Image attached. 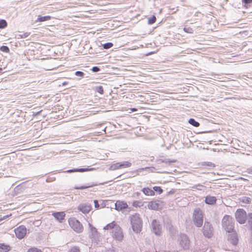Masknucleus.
<instances>
[{"mask_svg":"<svg viewBox=\"0 0 252 252\" xmlns=\"http://www.w3.org/2000/svg\"><path fill=\"white\" fill-rule=\"evenodd\" d=\"M104 230L112 229V236L118 241H121L124 238V235L121 227L117 225L115 221L112 222L103 228Z\"/></svg>","mask_w":252,"mask_h":252,"instance_id":"1","label":"nucleus"},{"mask_svg":"<svg viewBox=\"0 0 252 252\" xmlns=\"http://www.w3.org/2000/svg\"><path fill=\"white\" fill-rule=\"evenodd\" d=\"M131 224L133 230L136 233H138L141 230L142 222L140 215L135 214L130 217Z\"/></svg>","mask_w":252,"mask_h":252,"instance_id":"2","label":"nucleus"},{"mask_svg":"<svg viewBox=\"0 0 252 252\" xmlns=\"http://www.w3.org/2000/svg\"><path fill=\"white\" fill-rule=\"evenodd\" d=\"M234 225V222L232 217L229 215H225L222 220V226L224 230L228 233L232 232Z\"/></svg>","mask_w":252,"mask_h":252,"instance_id":"3","label":"nucleus"},{"mask_svg":"<svg viewBox=\"0 0 252 252\" xmlns=\"http://www.w3.org/2000/svg\"><path fill=\"white\" fill-rule=\"evenodd\" d=\"M192 218L194 223L197 227H200L202 225L203 216L200 209L197 208L194 210Z\"/></svg>","mask_w":252,"mask_h":252,"instance_id":"4","label":"nucleus"},{"mask_svg":"<svg viewBox=\"0 0 252 252\" xmlns=\"http://www.w3.org/2000/svg\"><path fill=\"white\" fill-rule=\"evenodd\" d=\"M90 232L89 238L92 240V241L95 243H97L100 241L101 239L100 233L97 231V229L94 227L91 224L89 223Z\"/></svg>","mask_w":252,"mask_h":252,"instance_id":"5","label":"nucleus"},{"mask_svg":"<svg viewBox=\"0 0 252 252\" xmlns=\"http://www.w3.org/2000/svg\"><path fill=\"white\" fill-rule=\"evenodd\" d=\"M68 223L72 229L77 233L82 232L83 230V227L82 224L75 218H70L68 220Z\"/></svg>","mask_w":252,"mask_h":252,"instance_id":"6","label":"nucleus"},{"mask_svg":"<svg viewBox=\"0 0 252 252\" xmlns=\"http://www.w3.org/2000/svg\"><path fill=\"white\" fill-rule=\"evenodd\" d=\"M202 231L205 237L208 238H211L213 236L214 232L212 224L208 221H205Z\"/></svg>","mask_w":252,"mask_h":252,"instance_id":"7","label":"nucleus"},{"mask_svg":"<svg viewBox=\"0 0 252 252\" xmlns=\"http://www.w3.org/2000/svg\"><path fill=\"white\" fill-rule=\"evenodd\" d=\"M236 220L241 224L245 222L247 219V214L245 210L242 209H238L235 213Z\"/></svg>","mask_w":252,"mask_h":252,"instance_id":"8","label":"nucleus"},{"mask_svg":"<svg viewBox=\"0 0 252 252\" xmlns=\"http://www.w3.org/2000/svg\"><path fill=\"white\" fill-rule=\"evenodd\" d=\"M178 243L183 249H186L189 247V240L186 234H182L179 237Z\"/></svg>","mask_w":252,"mask_h":252,"instance_id":"9","label":"nucleus"},{"mask_svg":"<svg viewBox=\"0 0 252 252\" xmlns=\"http://www.w3.org/2000/svg\"><path fill=\"white\" fill-rule=\"evenodd\" d=\"M14 231L16 237L19 239H22L26 234L27 229L25 226L21 225L16 228Z\"/></svg>","mask_w":252,"mask_h":252,"instance_id":"10","label":"nucleus"},{"mask_svg":"<svg viewBox=\"0 0 252 252\" xmlns=\"http://www.w3.org/2000/svg\"><path fill=\"white\" fill-rule=\"evenodd\" d=\"M162 202L160 200H155L150 202L148 204L149 209L157 210L162 207Z\"/></svg>","mask_w":252,"mask_h":252,"instance_id":"11","label":"nucleus"},{"mask_svg":"<svg viewBox=\"0 0 252 252\" xmlns=\"http://www.w3.org/2000/svg\"><path fill=\"white\" fill-rule=\"evenodd\" d=\"M152 227L153 231L155 234L159 235L161 226L159 224V222L156 220H153L152 222Z\"/></svg>","mask_w":252,"mask_h":252,"instance_id":"12","label":"nucleus"},{"mask_svg":"<svg viewBox=\"0 0 252 252\" xmlns=\"http://www.w3.org/2000/svg\"><path fill=\"white\" fill-rule=\"evenodd\" d=\"M78 210L84 214L88 213L91 209V206L86 203L80 204L77 208Z\"/></svg>","mask_w":252,"mask_h":252,"instance_id":"13","label":"nucleus"},{"mask_svg":"<svg viewBox=\"0 0 252 252\" xmlns=\"http://www.w3.org/2000/svg\"><path fill=\"white\" fill-rule=\"evenodd\" d=\"M115 209L118 211H121L128 207L126 203L124 201H117L115 203Z\"/></svg>","mask_w":252,"mask_h":252,"instance_id":"14","label":"nucleus"},{"mask_svg":"<svg viewBox=\"0 0 252 252\" xmlns=\"http://www.w3.org/2000/svg\"><path fill=\"white\" fill-rule=\"evenodd\" d=\"M228 241L233 245H236L238 243V238L236 233H232L228 235Z\"/></svg>","mask_w":252,"mask_h":252,"instance_id":"15","label":"nucleus"},{"mask_svg":"<svg viewBox=\"0 0 252 252\" xmlns=\"http://www.w3.org/2000/svg\"><path fill=\"white\" fill-rule=\"evenodd\" d=\"M52 215L59 222H62V221L64 219L65 214L63 212H60L53 213Z\"/></svg>","mask_w":252,"mask_h":252,"instance_id":"16","label":"nucleus"},{"mask_svg":"<svg viewBox=\"0 0 252 252\" xmlns=\"http://www.w3.org/2000/svg\"><path fill=\"white\" fill-rule=\"evenodd\" d=\"M216 199L214 196H207L205 200L206 203L208 204H213L216 202Z\"/></svg>","mask_w":252,"mask_h":252,"instance_id":"17","label":"nucleus"},{"mask_svg":"<svg viewBox=\"0 0 252 252\" xmlns=\"http://www.w3.org/2000/svg\"><path fill=\"white\" fill-rule=\"evenodd\" d=\"M142 191L146 195L153 196V195H155L154 191L152 190L151 189L148 188H143V189H142Z\"/></svg>","mask_w":252,"mask_h":252,"instance_id":"18","label":"nucleus"},{"mask_svg":"<svg viewBox=\"0 0 252 252\" xmlns=\"http://www.w3.org/2000/svg\"><path fill=\"white\" fill-rule=\"evenodd\" d=\"M51 18V17L50 16H42L41 15H38V18L35 21H36V22H44V21H46L50 20Z\"/></svg>","mask_w":252,"mask_h":252,"instance_id":"19","label":"nucleus"},{"mask_svg":"<svg viewBox=\"0 0 252 252\" xmlns=\"http://www.w3.org/2000/svg\"><path fill=\"white\" fill-rule=\"evenodd\" d=\"M92 169L89 168H78V169H71V170H68L67 171V172H83L85 171H87L91 170Z\"/></svg>","mask_w":252,"mask_h":252,"instance_id":"20","label":"nucleus"},{"mask_svg":"<svg viewBox=\"0 0 252 252\" xmlns=\"http://www.w3.org/2000/svg\"><path fill=\"white\" fill-rule=\"evenodd\" d=\"M93 90L101 94H103V88L102 86H95L93 88Z\"/></svg>","mask_w":252,"mask_h":252,"instance_id":"21","label":"nucleus"},{"mask_svg":"<svg viewBox=\"0 0 252 252\" xmlns=\"http://www.w3.org/2000/svg\"><path fill=\"white\" fill-rule=\"evenodd\" d=\"M0 249L3 252H7L10 250V248L8 246L4 245V244H0Z\"/></svg>","mask_w":252,"mask_h":252,"instance_id":"22","label":"nucleus"},{"mask_svg":"<svg viewBox=\"0 0 252 252\" xmlns=\"http://www.w3.org/2000/svg\"><path fill=\"white\" fill-rule=\"evenodd\" d=\"M240 200L246 204H249L251 202V198L247 196H243L240 198Z\"/></svg>","mask_w":252,"mask_h":252,"instance_id":"23","label":"nucleus"},{"mask_svg":"<svg viewBox=\"0 0 252 252\" xmlns=\"http://www.w3.org/2000/svg\"><path fill=\"white\" fill-rule=\"evenodd\" d=\"M189 123L195 127H198L199 126V123L192 118L189 119Z\"/></svg>","mask_w":252,"mask_h":252,"instance_id":"24","label":"nucleus"},{"mask_svg":"<svg viewBox=\"0 0 252 252\" xmlns=\"http://www.w3.org/2000/svg\"><path fill=\"white\" fill-rule=\"evenodd\" d=\"M131 163L128 161H124L122 163H120L121 168H126L131 166Z\"/></svg>","mask_w":252,"mask_h":252,"instance_id":"25","label":"nucleus"},{"mask_svg":"<svg viewBox=\"0 0 252 252\" xmlns=\"http://www.w3.org/2000/svg\"><path fill=\"white\" fill-rule=\"evenodd\" d=\"M120 163H116L115 164H112L110 167L109 169L110 170H115L118 169H120Z\"/></svg>","mask_w":252,"mask_h":252,"instance_id":"26","label":"nucleus"},{"mask_svg":"<svg viewBox=\"0 0 252 252\" xmlns=\"http://www.w3.org/2000/svg\"><path fill=\"white\" fill-rule=\"evenodd\" d=\"M192 188L193 189H196L197 190H202L204 188H205V187L202 185L198 184L194 185L192 187Z\"/></svg>","mask_w":252,"mask_h":252,"instance_id":"27","label":"nucleus"},{"mask_svg":"<svg viewBox=\"0 0 252 252\" xmlns=\"http://www.w3.org/2000/svg\"><path fill=\"white\" fill-rule=\"evenodd\" d=\"M247 218H248L249 224L251 228H252V213L249 214Z\"/></svg>","mask_w":252,"mask_h":252,"instance_id":"28","label":"nucleus"},{"mask_svg":"<svg viewBox=\"0 0 252 252\" xmlns=\"http://www.w3.org/2000/svg\"><path fill=\"white\" fill-rule=\"evenodd\" d=\"M7 26V22L5 20H0V29H3Z\"/></svg>","mask_w":252,"mask_h":252,"instance_id":"29","label":"nucleus"},{"mask_svg":"<svg viewBox=\"0 0 252 252\" xmlns=\"http://www.w3.org/2000/svg\"><path fill=\"white\" fill-rule=\"evenodd\" d=\"M0 50L1 51L5 52V53H8L9 52V48L6 46H2L0 47Z\"/></svg>","mask_w":252,"mask_h":252,"instance_id":"30","label":"nucleus"},{"mask_svg":"<svg viewBox=\"0 0 252 252\" xmlns=\"http://www.w3.org/2000/svg\"><path fill=\"white\" fill-rule=\"evenodd\" d=\"M153 190L155 191H157L159 193V194H160L163 191V190L162 189L159 187H158V186H155V187H153Z\"/></svg>","mask_w":252,"mask_h":252,"instance_id":"31","label":"nucleus"},{"mask_svg":"<svg viewBox=\"0 0 252 252\" xmlns=\"http://www.w3.org/2000/svg\"><path fill=\"white\" fill-rule=\"evenodd\" d=\"M112 46H113V44L111 42L106 43L104 44L103 45L104 49H109L111 47H112Z\"/></svg>","mask_w":252,"mask_h":252,"instance_id":"32","label":"nucleus"},{"mask_svg":"<svg viewBox=\"0 0 252 252\" xmlns=\"http://www.w3.org/2000/svg\"><path fill=\"white\" fill-rule=\"evenodd\" d=\"M156 21V18L155 16H153L152 17H150L148 20V24H154Z\"/></svg>","mask_w":252,"mask_h":252,"instance_id":"33","label":"nucleus"},{"mask_svg":"<svg viewBox=\"0 0 252 252\" xmlns=\"http://www.w3.org/2000/svg\"><path fill=\"white\" fill-rule=\"evenodd\" d=\"M69 252H80V251L78 247H73L70 249Z\"/></svg>","mask_w":252,"mask_h":252,"instance_id":"34","label":"nucleus"},{"mask_svg":"<svg viewBox=\"0 0 252 252\" xmlns=\"http://www.w3.org/2000/svg\"><path fill=\"white\" fill-rule=\"evenodd\" d=\"M28 252H42L40 250H39L36 248H32L29 249Z\"/></svg>","mask_w":252,"mask_h":252,"instance_id":"35","label":"nucleus"},{"mask_svg":"<svg viewBox=\"0 0 252 252\" xmlns=\"http://www.w3.org/2000/svg\"><path fill=\"white\" fill-rule=\"evenodd\" d=\"M203 165L206 166H209L210 167H214L215 166V164L211 162H205L204 163Z\"/></svg>","mask_w":252,"mask_h":252,"instance_id":"36","label":"nucleus"},{"mask_svg":"<svg viewBox=\"0 0 252 252\" xmlns=\"http://www.w3.org/2000/svg\"><path fill=\"white\" fill-rule=\"evenodd\" d=\"M75 74L76 76H79L81 77H83L84 76V75H85L84 72H83L82 71H76L75 73Z\"/></svg>","mask_w":252,"mask_h":252,"instance_id":"37","label":"nucleus"},{"mask_svg":"<svg viewBox=\"0 0 252 252\" xmlns=\"http://www.w3.org/2000/svg\"><path fill=\"white\" fill-rule=\"evenodd\" d=\"M184 31L185 32H188V33H191L193 32V30L191 28H189V27L184 28Z\"/></svg>","mask_w":252,"mask_h":252,"instance_id":"38","label":"nucleus"},{"mask_svg":"<svg viewBox=\"0 0 252 252\" xmlns=\"http://www.w3.org/2000/svg\"><path fill=\"white\" fill-rule=\"evenodd\" d=\"M92 70L94 72H98V71H99L100 70V69L97 66H94L92 68Z\"/></svg>","mask_w":252,"mask_h":252,"instance_id":"39","label":"nucleus"},{"mask_svg":"<svg viewBox=\"0 0 252 252\" xmlns=\"http://www.w3.org/2000/svg\"><path fill=\"white\" fill-rule=\"evenodd\" d=\"M90 187H91V186H81V187H75V189H87V188H89Z\"/></svg>","mask_w":252,"mask_h":252,"instance_id":"40","label":"nucleus"},{"mask_svg":"<svg viewBox=\"0 0 252 252\" xmlns=\"http://www.w3.org/2000/svg\"><path fill=\"white\" fill-rule=\"evenodd\" d=\"M94 207L95 208H99V205L98 204V201L96 200H94Z\"/></svg>","mask_w":252,"mask_h":252,"instance_id":"41","label":"nucleus"},{"mask_svg":"<svg viewBox=\"0 0 252 252\" xmlns=\"http://www.w3.org/2000/svg\"><path fill=\"white\" fill-rule=\"evenodd\" d=\"M30 35V33L28 32H25L23 34L21 35V36L22 38H26Z\"/></svg>","mask_w":252,"mask_h":252,"instance_id":"42","label":"nucleus"},{"mask_svg":"<svg viewBox=\"0 0 252 252\" xmlns=\"http://www.w3.org/2000/svg\"><path fill=\"white\" fill-rule=\"evenodd\" d=\"M243 2L245 4L250 3L252 2V0H243Z\"/></svg>","mask_w":252,"mask_h":252,"instance_id":"43","label":"nucleus"},{"mask_svg":"<svg viewBox=\"0 0 252 252\" xmlns=\"http://www.w3.org/2000/svg\"><path fill=\"white\" fill-rule=\"evenodd\" d=\"M249 173L252 174V168L249 170Z\"/></svg>","mask_w":252,"mask_h":252,"instance_id":"44","label":"nucleus"},{"mask_svg":"<svg viewBox=\"0 0 252 252\" xmlns=\"http://www.w3.org/2000/svg\"><path fill=\"white\" fill-rule=\"evenodd\" d=\"M66 84V82H63V86H64V85H65Z\"/></svg>","mask_w":252,"mask_h":252,"instance_id":"45","label":"nucleus"},{"mask_svg":"<svg viewBox=\"0 0 252 252\" xmlns=\"http://www.w3.org/2000/svg\"><path fill=\"white\" fill-rule=\"evenodd\" d=\"M134 194H136L137 195H138V194H139L140 193H138V192H136V193H135Z\"/></svg>","mask_w":252,"mask_h":252,"instance_id":"46","label":"nucleus"},{"mask_svg":"<svg viewBox=\"0 0 252 252\" xmlns=\"http://www.w3.org/2000/svg\"><path fill=\"white\" fill-rule=\"evenodd\" d=\"M210 252H214L213 250H211Z\"/></svg>","mask_w":252,"mask_h":252,"instance_id":"47","label":"nucleus"},{"mask_svg":"<svg viewBox=\"0 0 252 252\" xmlns=\"http://www.w3.org/2000/svg\"><path fill=\"white\" fill-rule=\"evenodd\" d=\"M2 70V68H0V71Z\"/></svg>","mask_w":252,"mask_h":252,"instance_id":"48","label":"nucleus"},{"mask_svg":"<svg viewBox=\"0 0 252 252\" xmlns=\"http://www.w3.org/2000/svg\"><path fill=\"white\" fill-rule=\"evenodd\" d=\"M181 1H183L184 0H180Z\"/></svg>","mask_w":252,"mask_h":252,"instance_id":"49","label":"nucleus"}]
</instances>
